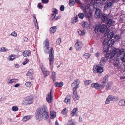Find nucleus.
<instances>
[{"label":"nucleus","instance_id":"nucleus-51","mask_svg":"<svg viewBox=\"0 0 125 125\" xmlns=\"http://www.w3.org/2000/svg\"><path fill=\"white\" fill-rule=\"evenodd\" d=\"M61 42V39L60 38H58L56 41V44L59 45Z\"/></svg>","mask_w":125,"mask_h":125},{"label":"nucleus","instance_id":"nucleus-40","mask_svg":"<svg viewBox=\"0 0 125 125\" xmlns=\"http://www.w3.org/2000/svg\"><path fill=\"white\" fill-rule=\"evenodd\" d=\"M11 109L13 111L16 112L18 111V108L17 106H14L12 107Z\"/></svg>","mask_w":125,"mask_h":125},{"label":"nucleus","instance_id":"nucleus-17","mask_svg":"<svg viewBox=\"0 0 125 125\" xmlns=\"http://www.w3.org/2000/svg\"><path fill=\"white\" fill-rule=\"evenodd\" d=\"M82 42L78 41L75 44V47L76 50H80L82 48Z\"/></svg>","mask_w":125,"mask_h":125},{"label":"nucleus","instance_id":"nucleus-4","mask_svg":"<svg viewBox=\"0 0 125 125\" xmlns=\"http://www.w3.org/2000/svg\"><path fill=\"white\" fill-rule=\"evenodd\" d=\"M54 51L53 48H51L49 52V65L51 70H52L53 68L54 58Z\"/></svg>","mask_w":125,"mask_h":125},{"label":"nucleus","instance_id":"nucleus-10","mask_svg":"<svg viewBox=\"0 0 125 125\" xmlns=\"http://www.w3.org/2000/svg\"><path fill=\"white\" fill-rule=\"evenodd\" d=\"M80 83V81L78 79H76L74 81L71 85L72 87H74L73 90H76L77 88L79 87Z\"/></svg>","mask_w":125,"mask_h":125},{"label":"nucleus","instance_id":"nucleus-2","mask_svg":"<svg viewBox=\"0 0 125 125\" xmlns=\"http://www.w3.org/2000/svg\"><path fill=\"white\" fill-rule=\"evenodd\" d=\"M49 116L47 106L45 105H43L42 108H39L36 110L35 116L37 119L40 120L43 118L46 120L49 118Z\"/></svg>","mask_w":125,"mask_h":125},{"label":"nucleus","instance_id":"nucleus-26","mask_svg":"<svg viewBox=\"0 0 125 125\" xmlns=\"http://www.w3.org/2000/svg\"><path fill=\"white\" fill-rule=\"evenodd\" d=\"M118 104L120 106H125V98L120 100L119 101Z\"/></svg>","mask_w":125,"mask_h":125},{"label":"nucleus","instance_id":"nucleus-6","mask_svg":"<svg viewBox=\"0 0 125 125\" xmlns=\"http://www.w3.org/2000/svg\"><path fill=\"white\" fill-rule=\"evenodd\" d=\"M33 100L29 96L25 97L22 103L23 105L26 106L31 104L33 103Z\"/></svg>","mask_w":125,"mask_h":125},{"label":"nucleus","instance_id":"nucleus-58","mask_svg":"<svg viewBox=\"0 0 125 125\" xmlns=\"http://www.w3.org/2000/svg\"><path fill=\"white\" fill-rule=\"evenodd\" d=\"M49 1V0H42V2L43 3H46Z\"/></svg>","mask_w":125,"mask_h":125},{"label":"nucleus","instance_id":"nucleus-39","mask_svg":"<svg viewBox=\"0 0 125 125\" xmlns=\"http://www.w3.org/2000/svg\"><path fill=\"white\" fill-rule=\"evenodd\" d=\"M77 32L80 35H83L85 34V32L84 30L81 31L80 30H78L77 31Z\"/></svg>","mask_w":125,"mask_h":125},{"label":"nucleus","instance_id":"nucleus-44","mask_svg":"<svg viewBox=\"0 0 125 125\" xmlns=\"http://www.w3.org/2000/svg\"><path fill=\"white\" fill-rule=\"evenodd\" d=\"M78 16L81 19H83L84 17V15L83 14V13H79L78 14Z\"/></svg>","mask_w":125,"mask_h":125},{"label":"nucleus","instance_id":"nucleus-48","mask_svg":"<svg viewBox=\"0 0 125 125\" xmlns=\"http://www.w3.org/2000/svg\"><path fill=\"white\" fill-rule=\"evenodd\" d=\"M31 83L30 82H28L25 83V85L28 87H30L31 86Z\"/></svg>","mask_w":125,"mask_h":125},{"label":"nucleus","instance_id":"nucleus-29","mask_svg":"<svg viewBox=\"0 0 125 125\" xmlns=\"http://www.w3.org/2000/svg\"><path fill=\"white\" fill-rule=\"evenodd\" d=\"M112 83L111 82H108L106 85V90H107L110 89L111 88Z\"/></svg>","mask_w":125,"mask_h":125},{"label":"nucleus","instance_id":"nucleus-60","mask_svg":"<svg viewBox=\"0 0 125 125\" xmlns=\"http://www.w3.org/2000/svg\"><path fill=\"white\" fill-rule=\"evenodd\" d=\"M75 2H76V3H78V4H81V6L82 4H82V3H81V1L80 0H75Z\"/></svg>","mask_w":125,"mask_h":125},{"label":"nucleus","instance_id":"nucleus-9","mask_svg":"<svg viewBox=\"0 0 125 125\" xmlns=\"http://www.w3.org/2000/svg\"><path fill=\"white\" fill-rule=\"evenodd\" d=\"M91 85L92 88H95L97 90L102 89L104 88L105 86L104 84H103L102 83V85H101L100 84L96 83L92 84Z\"/></svg>","mask_w":125,"mask_h":125},{"label":"nucleus","instance_id":"nucleus-18","mask_svg":"<svg viewBox=\"0 0 125 125\" xmlns=\"http://www.w3.org/2000/svg\"><path fill=\"white\" fill-rule=\"evenodd\" d=\"M108 18V16L106 14H104L102 15L101 18V22L105 23Z\"/></svg>","mask_w":125,"mask_h":125},{"label":"nucleus","instance_id":"nucleus-41","mask_svg":"<svg viewBox=\"0 0 125 125\" xmlns=\"http://www.w3.org/2000/svg\"><path fill=\"white\" fill-rule=\"evenodd\" d=\"M33 71L32 70H29L28 73L26 74L27 76H31L33 74Z\"/></svg>","mask_w":125,"mask_h":125},{"label":"nucleus","instance_id":"nucleus-47","mask_svg":"<svg viewBox=\"0 0 125 125\" xmlns=\"http://www.w3.org/2000/svg\"><path fill=\"white\" fill-rule=\"evenodd\" d=\"M55 14V13H53L52 15L51 16L50 18V20H52L53 21H54Z\"/></svg>","mask_w":125,"mask_h":125},{"label":"nucleus","instance_id":"nucleus-52","mask_svg":"<svg viewBox=\"0 0 125 125\" xmlns=\"http://www.w3.org/2000/svg\"><path fill=\"white\" fill-rule=\"evenodd\" d=\"M119 100V98L118 97H117L114 96H113V101H118Z\"/></svg>","mask_w":125,"mask_h":125},{"label":"nucleus","instance_id":"nucleus-11","mask_svg":"<svg viewBox=\"0 0 125 125\" xmlns=\"http://www.w3.org/2000/svg\"><path fill=\"white\" fill-rule=\"evenodd\" d=\"M94 73H101L103 71V70L99 65H97L94 66Z\"/></svg>","mask_w":125,"mask_h":125},{"label":"nucleus","instance_id":"nucleus-30","mask_svg":"<svg viewBox=\"0 0 125 125\" xmlns=\"http://www.w3.org/2000/svg\"><path fill=\"white\" fill-rule=\"evenodd\" d=\"M77 16L76 15L72 19L71 23H75L77 21Z\"/></svg>","mask_w":125,"mask_h":125},{"label":"nucleus","instance_id":"nucleus-50","mask_svg":"<svg viewBox=\"0 0 125 125\" xmlns=\"http://www.w3.org/2000/svg\"><path fill=\"white\" fill-rule=\"evenodd\" d=\"M56 14H55V16L54 18V21L57 20L60 18V16H56Z\"/></svg>","mask_w":125,"mask_h":125},{"label":"nucleus","instance_id":"nucleus-43","mask_svg":"<svg viewBox=\"0 0 125 125\" xmlns=\"http://www.w3.org/2000/svg\"><path fill=\"white\" fill-rule=\"evenodd\" d=\"M84 83L85 85H88L91 83L92 81L91 80H86L84 81Z\"/></svg>","mask_w":125,"mask_h":125},{"label":"nucleus","instance_id":"nucleus-15","mask_svg":"<svg viewBox=\"0 0 125 125\" xmlns=\"http://www.w3.org/2000/svg\"><path fill=\"white\" fill-rule=\"evenodd\" d=\"M102 14V11L100 10L96 9L95 13L94 16L96 18H99L101 17Z\"/></svg>","mask_w":125,"mask_h":125},{"label":"nucleus","instance_id":"nucleus-38","mask_svg":"<svg viewBox=\"0 0 125 125\" xmlns=\"http://www.w3.org/2000/svg\"><path fill=\"white\" fill-rule=\"evenodd\" d=\"M69 5L70 6H73L75 4L74 0H69Z\"/></svg>","mask_w":125,"mask_h":125},{"label":"nucleus","instance_id":"nucleus-49","mask_svg":"<svg viewBox=\"0 0 125 125\" xmlns=\"http://www.w3.org/2000/svg\"><path fill=\"white\" fill-rule=\"evenodd\" d=\"M7 51L6 48L4 47L1 48L0 50V51L1 52H5Z\"/></svg>","mask_w":125,"mask_h":125},{"label":"nucleus","instance_id":"nucleus-42","mask_svg":"<svg viewBox=\"0 0 125 125\" xmlns=\"http://www.w3.org/2000/svg\"><path fill=\"white\" fill-rule=\"evenodd\" d=\"M67 113V110L66 108L63 109L61 112L62 114L64 115H65Z\"/></svg>","mask_w":125,"mask_h":125},{"label":"nucleus","instance_id":"nucleus-57","mask_svg":"<svg viewBox=\"0 0 125 125\" xmlns=\"http://www.w3.org/2000/svg\"><path fill=\"white\" fill-rule=\"evenodd\" d=\"M57 10L55 8H53L52 9V12L54 13H55L56 14H57Z\"/></svg>","mask_w":125,"mask_h":125},{"label":"nucleus","instance_id":"nucleus-31","mask_svg":"<svg viewBox=\"0 0 125 125\" xmlns=\"http://www.w3.org/2000/svg\"><path fill=\"white\" fill-rule=\"evenodd\" d=\"M56 26H54L51 28L50 29V31L51 33H54L56 31Z\"/></svg>","mask_w":125,"mask_h":125},{"label":"nucleus","instance_id":"nucleus-61","mask_svg":"<svg viewBox=\"0 0 125 125\" xmlns=\"http://www.w3.org/2000/svg\"><path fill=\"white\" fill-rule=\"evenodd\" d=\"M114 38L115 39H116L117 40L118 39H119V35H116L115 36Z\"/></svg>","mask_w":125,"mask_h":125},{"label":"nucleus","instance_id":"nucleus-54","mask_svg":"<svg viewBox=\"0 0 125 125\" xmlns=\"http://www.w3.org/2000/svg\"><path fill=\"white\" fill-rule=\"evenodd\" d=\"M29 61V60L28 59H26L22 63V64L23 65H25L27 63H28Z\"/></svg>","mask_w":125,"mask_h":125},{"label":"nucleus","instance_id":"nucleus-34","mask_svg":"<svg viewBox=\"0 0 125 125\" xmlns=\"http://www.w3.org/2000/svg\"><path fill=\"white\" fill-rule=\"evenodd\" d=\"M108 81L107 76H106L104 77L103 79V81L102 82V84H104L105 86V83L106 82Z\"/></svg>","mask_w":125,"mask_h":125},{"label":"nucleus","instance_id":"nucleus-33","mask_svg":"<svg viewBox=\"0 0 125 125\" xmlns=\"http://www.w3.org/2000/svg\"><path fill=\"white\" fill-rule=\"evenodd\" d=\"M55 84L56 87H61L63 85V83L62 82H60V83L57 82L55 83Z\"/></svg>","mask_w":125,"mask_h":125},{"label":"nucleus","instance_id":"nucleus-63","mask_svg":"<svg viewBox=\"0 0 125 125\" xmlns=\"http://www.w3.org/2000/svg\"><path fill=\"white\" fill-rule=\"evenodd\" d=\"M87 24V23L86 22H84L82 25V27H85V26Z\"/></svg>","mask_w":125,"mask_h":125},{"label":"nucleus","instance_id":"nucleus-35","mask_svg":"<svg viewBox=\"0 0 125 125\" xmlns=\"http://www.w3.org/2000/svg\"><path fill=\"white\" fill-rule=\"evenodd\" d=\"M9 60L12 61L16 58V55L14 54H12L10 56H9Z\"/></svg>","mask_w":125,"mask_h":125},{"label":"nucleus","instance_id":"nucleus-62","mask_svg":"<svg viewBox=\"0 0 125 125\" xmlns=\"http://www.w3.org/2000/svg\"><path fill=\"white\" fill-rule=\"evenodd\" d=\"M108 0H101V2L103 4H104Z\"/></svg>","mask_w":125,"mask_h":125},{"label":"nucleus","instance_id":"nucleus-3","mask_svg":"<svg viewBox=\"0 0 125 125\" xmlns=\"http://www.w3.org/2000/svg\"><path fill=\"white\" fill-rule=\"evenodd\" d=\"M94 27L95 32L103 33L107 28V26L105 24L101 25L100 23H98L94 26Z\"/></svg>","mask_w":125,"mask_h":125},{"label":"nucleus","instance_id":"nucleus-53","mask_svg":"<svg viewBox=\"0 0 125 125\" xmlns=\"http://www.w3.org/2000/svg\"><path fill=\"white\" fill-rule=\"evenodd\" d=\"M11 35L13 36L16 37L17 36V34L14 31H13L11 33Z\"/></svg>","mask_w":125,"mask_h":125},{"label":"nucleus","instance_id":"nucleus-55","mask_svg":"<svg viewBox=\"0 0 125 125\" xmlns=\"http://www.w3.org/2000/svg\"><path fill=\"white\" fill-rule=\"evenodd\" d=\"M101 53L99 52H97L95 54V56L97 57H99L100 56Z\"/></svg>","mask_w":125,"mask_h":125},{"label":"nucleus","instance_id":"nucleus-46","mask_svg":"<svg viewBox=\"0 0 125 125\" xmlns=\"http://www.w3.org/2000/svg\"><path fill=\"white\" fill-rule=\"evenodd\" d=\"M68 125H75L74 122L72 120L69 121L68 123Z\"/></svg>","mask_w":125,"mask_h":125},{"label":"nucleus","instance_id":"nucleus-37","mask_svg":"<svg viewBox=\"0 0 125 125\" xmlns=\"http://www.w3.org/2000/svg\"><path fill=\"white\" fill-rule=\"evenodd\" d=\"M70 95H68L65 99L64 101L65 103H66L67 104H68L70 102Z\"/></svg>","mask_w":125,"mask_h":125},{"label":"nucleus","instance_id":"nucleus-64","mask_svg":"<svg viewBox=\"0 0 125 125\" xmlns=\"http://www.w3.org/2000/svg\"><path fill=\"white\" fill-rule=\"evenodd\" d=\"M23 40L24 41L27 42L28 41V39L26 37H24L23 38Z\"/></svg>","mask_w":125,"mask_h":125},{"label":"nucleus","instance_id":"nucleus-22","mask_svg":"<svg viewBox=\"0 0 125 125\" xmlns=\"http://www.w3.org/2000/svg\"><path fill=\"white\" fill-rule=\"evenodd\" d=\"M113 96L111 95H109L107 98L105 103L106 104H109L110 102L111 101H113Z\"/></svg>","mask_w":125,"mask_h":125},{"label":"nucleus","instance_id":"nucleus-56","mask_svg":"<svg viewBox=\"0 0 125 125\" xmlns=\"http://www.w3.org/2000/svg\"><path fill=\"white\" fill-rule=\"evenodd\" d=\"M64 7L63 5H62L61 6L60 8V10L61 11H63L64 10Z\"/></svg>","mask_w":125,"mask_h":125},{"label":"nucleus","instance_id":"nucleus-19","mask_svg":"<svg viewBox=\"0 0 125 125\" xmlns=\"http://www.w3.org/2000/svg\"><path fill=\"white\" fill-rule=\"evenodd\" d=\"M115 22L114 21H112L111 19L108 18L107 19L105 23L107 24V25L110 27L112 25H114Z\"/></svg>","mask_w":125,"mask_h":125},{"label":"nucleus","instance_id":"nucleus-23","mask_svg":"<svg viewBox=\"0 0 125 125\" xmlns=\"http://www.w3.org/2000/svg\"><path fill=\"white\" fill-rule=\"evenodd\" d=\"M7 80L8 81L7 82V83L8 84H11L13 83H17L18 81V79H12L10 80L8 79H7Z\"/></svg>","mask_w":125,"mask_h":125},{"label":"nucleus","instance_id":"nucleus-1","mask_svg":"<svg viewBox=\"0 0 125 125\" xmlns=\"http://www.w3.org/2000/svg\"><path fill=\"white\" fill-rule=\"evenodd\" d=\"M114 36V33L110 32L107 34V38L105 39L103 42V44L104 45L103 49V52L104 54H106V57L110 56V60L115 58V56L116 53L115 50H114L110 52L108 50L109 47L111 46L114 44V41L112 39Z\"/></svg>","mask_w":125,"mask_h":125},{"label":"nucleus","instance_id":"nucleus-21","mask_svg":"<svg viewBox=\"0 0 125 125\" xmlns=\"http://www.w3.org/2000/svg\"><path fill=\"white\" fill-rule=\"evenodd\" d=\"M78 109L77 108H75L71 111V115L72 116H73L74 115L77 116L78 113Z\"/></svg>","mask_w":125,"mask_h":125},{"label":"nucleus","instance_id":"nucleus-16","mask_svg":"<svg viewBox=\"0 0 125 125\" xmlns=\"http://www.w3.org/2000/svg\"><path fill=\"white\" fill-rule=\"evenodd\" d=\"M52 90H51L50 94H48L46 96V100L48 103H51L52 102Z\"/></svg>","mask_w":125,"mask_h":125},{"label":"nucleus","instance_id":"nucleus-12","mask_svg":"<svg viewBox=\"0 0 125 125\" xmlns=\"http://www.w3.org/2000/svg\"><path fill=\"white\" fill-rule=\"evenodd\" d=\"M98 0H97L96 2L93 3L91 2V1L90 0H89V1H88L86 3L85 5L84 4L83 5L85 6V10L86 9H88L89 8L91 5H93L94 6L95 5H96V4H97V1Z\"/></svg>","mask_w":125,"mask_h":125},{"label":"nucleus","instance_id":"nucleus-7","mask_svg":"<svg viewBox=\"0 0 125 125\" xmlns=\"http://www.w3.org/2000/svg\"><path fill=\"white\" fill-rule=\"evenodd\" d=\"M104 54L105 55V57H103L102 58L99 64V65H100L101 66H103L105 64V60H106L107 59L110 62H111L114 59L111 60H110V55L108 56L107 57H106V54H104Z\"/></svg>","mask_w":125,"mask_h":125},{"label":"nucleus","instance_id":"nucleus-14","mask_svg":"<svg viewBox=\"0 0 125 125\" xmlns=\"http://www.w3.org/2000/svg\"><path fill=\"white\" fill-rule=\"evenodd\" d=\"M41 68L42 70L43 73L44 77H46L47 75L50 74V72L47 71L44 66H41Z\"/></svg>","mask_w":125,"mask_h":125},{"label":"nucleus","instance_id":"nucleus-5","mask_svg":"<svg viewBox=\"0 0 125 125\" xmlns=\"http://www.w3.org/2000/svg\"><path fill=\"white\" fill-rule=\"evenodd\" d=\"M117 58H120V60L123 62L124 65L125 66V52L123 49L119 50L117 53Z\"/></svg>","mask_w":125,"mask_h":125},{"label":"nucleus","instance_id":"nucleus-45","mask_svg":"<svg viewBox=\"0 0 125 125\" xmlns=\"http://www.w3.org/2000/svg\"><path fill=\"white\" fill-rule=\"evenodd\" d=\"M90 54L88 53H86L84 54L83 56L85 58L87 59L90 57Z\"/></svg>","mask_w":125,"mask_h":125},{"label":"nucleus","instance_id":"nucleus-28","mask_svg":"<svg viewBox=\"0 0 125 125\" xmlns=\"http://www.w3.org/2000/svg\"><path fill=\"white\" fill-rule=\"evenodd\" d=\"M31 116L30 115L25 116L23 117L22 121L23 122L26 121L31 119Z\"/></svg>","mask_w":125,"mask_h":125},{"label":"nucleus","instance_id":"nucleus-36","mask_svg":"<svg viewBox=\"0 0 125 125\" xmlns=\"http://www.w3.org/2000/svg\"><path fill=\"white\" fill-rule=\"evenodd\" d=\"M56 73L55 72L53 71L52 72V77L53 81H54L55 79L56 78Z\"/></svg>","mask_w":125,"mask_h":125},{"label":"nucleus","instance_id":"nucleus-24","mask_svg":"<svg viewBox=\"0 0 125 125\" xmlns=\"http://www.w3.org/2000/svg\"><path fill=\"white\" fill-rule=\"evenodd\" d=\"M73 99L74 101H76L78 99L79 97L77 94V92L76 90H73Z\"/></svg>","mask_w":125,"mask_h":125},{"label":"nucleus","instance_id":"nucleus-25","mask_svg":"<svg viewBox=\"0 0 125 125\" xmlns=\"http://www.w3.org/2000/svg\"><path fill=\"white\" fill-rule=\"evenodd\" d=\"M121 60H120V58H116V60L113 63V64L115 66H117L120 63Z\"/></svg>","mask_w":125,"mask_h":125},{"label":"nucleus","instance_id":"nucleus-59","mask_svg":"<svg viewBox=\"0 0 125 125\" xmlns=\"http://www.w3.org/2000/svg\"><path fill=\"white\" fill-rule=\"evenodd\" d=\"M33 22H34V25H37V20L36 18H34Z\"/></svg>","mask_w":125,"mask_h":125},{"label":"nucleus","instance_id":"nucleus-20","mask_svg":"<svg viewBox=\"0 0 125 125\" xmlns=\"http://www.w3.org/2000/svg\"><path fill=\"white\" fill-rule=\"evenodd\" d=\"M113 4V2L112 1H108L104 6V8L106 10H107L110 8Z\"/></svg>","mask_w":125,"mask_h":125},{"label":"nucleus","instance_id":"nucleus-8","mask_svg":"<svg viewBox=\"0 0 125 125\" xmlns=\"http://www.w3.org/2000/svg\"><path fill=\"white\" fill-rule=\"evenodd\" d=\"M44 50L45 52L47 53L49 49V41L46 39L43 42Z\"/></svg>","mask_w":125,"mask_h":125},{"label":"nucleus","instance_id":"nucleus-27","mask_svg":"<svg viewBox=\"0 0 125 125\" xmlns=\"http://www.w3.org/2000/svg\"><path fill=\"white\" fill-rule=\"evenodd\" d=\"M23 55L24 57L29 56L31 55V52L30 50L25 51L23 53Z\"/></svg>","mask_w":125,"mask_h":125},{"label":"nucleus","instance_id":"nucleus-32","mask_svg":"<svg viewBox=\"0 0 125 125\" xmlns=\"http://www.w3.org/2000/svg\"><path fill=\"white\" fill-rule=\"evenodd\" d=\"M50 115L52 119H53L56 117V113L55 112H54V111H52L50 112Z\"/></svg>","mask_w":125,"mask_h":125},{"label":"nucleus","instance_id":"nucleus-13","mask_svg":"<svg viewBox=\"0 0 125 125\" xmlns=\"http://www.w3.org/2000/svg\"><path fill=\"white\" fill-rule=\"evenodd\" d=\"M81 9H82L86 17L89 19L91 17V14L90 13H87L86 11V10L85 8V6L83 4H82L80 6Z\"/></svg>","mask_w":125,"mask_h":125}]
</instances>
